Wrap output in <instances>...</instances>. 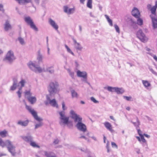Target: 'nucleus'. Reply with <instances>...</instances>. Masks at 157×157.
I'll list each match as a JSON object with an SVG mask.
<instances>
[{
    "instance_id": "1",
    "label": "nucleus",
    "mask_w": 157,
    "mask_h": 157,
    "mask_svg": "<svg viewBox=\"0 0 157 157\" xmlns=\"http://www.w3.org/2000/svg\"><path fill=\"white\" fill-rule=\"evenodd\" d=\"M70 113L75 122L76 123L75 126L77 129L83 132H85L86 130V125L82 122V118L76 114L73 110H71Z\"/></svg>"
},
{
    "instance_id": "2",
    "label": "nucleus",
    "mask_w": 157,
    "mask_h": 157,
    "mask_svg": "<svg viewBox=\"0 0 157 157\" xmlns=\"http://www.w3.org/2000/svg\"><path fill=\"white\" fill-rule=\"evenodd\" d=\"M28 65L30 69L36 73H41L44 71H47L50 74H52L54 72V69L52 66L48 67L46 70H45L44 69H42L41 67L38 66L34 63L32 62H29L28 63Z\"/></svg>"
},
{
    "instance_id": "3",
    "label": "nucleus",
    "mask_w": 157,
    "mask_h": 157,
    "mask_svg": "<svg viewBox=\"0 0 157 157\" xmlns=\"http://www.w3.org/2000/svg\"><path fill=\"white\" fill-rule=\"evenodd\" d=\"M0 146L4 147L6 146L8 151L11 153L13 156L15 155L16 152L15 151V147L13 145V143L9 140H6L4 141L1 139H0Z\"/></svg>"
},
{
    "instance_id": "4",
    "label": "nucleus",
    "mask_w": 157,
    "mask_h": 157,
    "mask_svg": "<svg viewBox=\"0 0 157 157\" xmlns=\"http://www.w3.org/2000/svg\"><path fill=\"white\" fill-rule=\"evenodd\" d=\"M26 108L32 114L35 119L39 122L37 124L35 125V129H36L41 127L43 124V123L41 122L43 121L42 119L39 117L38 116L37 112L30 106L26 105Z\"/></svg>"
},
{
    "instance_id": "5",
    "label": "nucleus",
    "mask_w": 157,
    "mask_h": 157,
    "mask_svg": "<svg viewBox=\"0 0 157 157\" xmlns=\"http://www.w3.org/2000/svg\"><path fill=\"white\" fill-rule=\"evenodd\" d=\"M59 84L56 81L50 82L48 87V90L50 95H54L58 91Z\"/></svg>"
},
{
    "instance_id": "6",
    "label": "nucleus",
    "mask_w": 157,
    "mask_h": 157,
    "mask_svg": "<svg viewBox=\"0 0 157 157\" xmlns=\"http://www.w3.org/2000/svg\"><path fill=\"white\" fill-rule=\"evenodd\" d=\"M25 21L28 25H30L32 29L36 31H38V29L36 26L33 20L30 17H25Z\"/></svg>"
},
{
    "instance_id": "7",
    "label": "nucleus",
    "mask_w": 157,
    "mask_h": 157,
    "mask_svg": "<svg viewBox=\"0 0 157 157\" xmlns=\"http://www.w3.org/2000/svg\"><path fill=\"white\" fill-rule=\"evenodd\" d=\"M26 82L25 79H21V81L19 82L18 84V86L20 87L18 89V90L17 92L18 97L20 98L21 97V94L22 92V88L24 87Z\"/></svg>"
},
{
    "instance_id": "8",
    "label": "nucleus",
    "mask_w": 157,
    "mask_h": 157,
    "mask_svg": "<svg viewBox=\"0 0 157 157\" xmlns=\"http://www.w3.org/2000/svg\"><path fill=\"white\" fill-rule=\"evenodd\" d=\"M107 90L110 92H116L118 94H121L124 92V90L122 88H120L117 87H112L108 86L107 88Z\"/></svg>"
},
{
    "instance_id": "9",
    "label": "nucleus",
    "mask_w": 157,
    "mask_h": 157,
    "mask_svg": "<svg viewBox=\"0 0 157 157\" xmlns=\"http://www.w3.org/2000/svg\"><path fill=\"white\" fill-rule=\"evenodd\" d=\"M136 36L142 42H147L148 40V38L145 36L141 29L139 30L137 32Z\"/></svg>"
},
{
    "instance_id": "10",
    "label": "nucleus",
    "mask_w": 157,
    "mask_h": 157,
    "mask_svg": "<svg viewBox=\"0 0 157 157\" xmlns=\"http://www.w3.org/2000/svg\"><path fill=\"white\" fill-rule=\"evenodd\" d=\"M15 59L13 52L11 51H9L6 54L5 59L7 60L9 63H11Z\"/></svg>"
},
{
    "instance_id": "11",
    "label": "nucleus",
    "mask_w": 157,
    "mask_h": 157,
    "mask_svg": "<svg viewBox=\"0 0 157 157\" xmlns=\"http://www.w3.org/2000/svg\"><path fill=\"white\" fill-rule=\"evenodd\" d=\"M63 10L64 12L68 14H73L75 11V8H70L67 6H64Z\"/></svg>"
},
{
    "instance_id": "12",
    "label": "nucleus",
    "mask_w": 157,
    "mask_h": 157,
    "mask_svg": "<svg viewBox=\"0 0 157 157\" xmlns=\"http://www.w3.org/2000/svg\"><path fill=\"white\" fill-rule=\"evenodd\" d=\"M47 99L49 101V104L54 107H56L57 108L58 107V105L57 104L55 99L51 100L48 95L46 96Z\"/></svg>"
},
{
    "instance_id": "13",
    "label": "nucleus",
    "mask_w": 157,
    "mask_h": 157,
    "mask_svg": "<svg viewBox=\"0 0 157 157\" xmlns=\"http://www.w3.org/2000/svg\"><path fill=\"white\" fill-rule=\"evenodd\" d=\"M73 41L75 48L77 51H82L83 48V47L81 46L80 43L77 42L75 39H73Z\"/></svg>"
},
{
    "instance_id": "14",
    "label": "nucleus",
    "mask_w": 157,
    "mask_h": 157,
    "mask_svg": "<svg viewBox=\"0 0 157 157\" xmlns=\"http://www.w3.org/2000/svg\"><path fill=\"white\" fill-rule=\"evenodd\" d=\"M18 86L17 80L16 78H14L13 79V84L10 87V90L13 91L15 90Z\"/></svg>"
},
{
    "instance_id": "15",
    "label": "nucleus",
    "mask_w": 157,
    "mask_h": 157,
    "mask_svg": "<svg viewBox=\"0 0 157 157\" xmlns=\"http://www.w3.org/2000/svg\"><path fill=\"white\" fill-rule=\"evenodd\" d=\"M48 22L50 25L56 30H57L59 28V26L56 22L51 18H49L48 20Z\"/></svg>"
},
{
    "instance_id": "16",
    "label": "nucleus",
    "mask_w": 157,
    "mask_h": 157,
    "mask_svg": "<svg viewBox=\"0 0 157 157\" xmlns=\"http://www.w3.org/2000/svg\"><path fill=\"white\" fill-rule=\"evenodd\" d=\"M132 14L135 17H138L140 16V13L136 7H134L132 10Z\"/></svg>"
},
{
    "instance_id": "17",
    "label": "nucleus",
    "mask_w": 157,
    "mask_h": 157,
    "mask_svg": "<svg viewBox=\"0 0 157 157\" xmlns=\"http://www.w3.org/2000/svg\"><path fill=\"white\" fill-rule=\"evenodd\" d=\"M60 121L59 123L61 125L63 124H67L69 121V118L68 117H65L59 119Z\"/></svg>"
},
{
    "instance_id": "18",
    "label": "nucleus",
    "mask_w": 157,
    "mask_h": 157,
    "mask_svg": "<svg viewBox=\"0 0 157 157\" xmlns=\"http://www.w3.org/2000/svg\"><path fill=\"white\" fill-rule=\"evenodd\" d=\"M104 125L106 128L111 132H114V130L112 128V126L110 123L108 122H105L104 123Z\"/></svg>"
},
{
    "instance_id": "19",
    "label": "nucleus",
    "mask_w": 157,
    "mask_h": 157,
    "mask_svg": "<svg viewBox=\"0 0 157 157\" xmlns=\"http://www.w3.org/2000/svg\"><path fill=\"white\" fill-rule=\"evenodd\" d=\"M22 138L25 141L30 143L33 140V137L30 135L22 136Z\"/></svg>"
},
{
    "instance_id": "20",
    "label": "nucleus",
    "mask_w": 157,
    "mask_h": 157,
    "mask_svg": "<svg viewBox=\"0 0 157 157\" xmlns=\"http://www.w3.org/2000/svg\"><path fill=\"white\" fill-rule=\"evenodd\" d=\"M29 123V121L28 120H26L25 121L19 120L17 122V124L22 126L26 127L28 125Z\"/></svg>"
},
{
    "instance_id": "21",
    "label": "nucleus",
    "mask_w": 157,
    "mask_h": 157,
    "mask_svg": "<svg viewBox=\"0 0 157 157\" xmlns=\"http://www.w3.org/2000/svg\"><path fill=\"white\" fill-rule=\"evenodd\" d=\"M77 76L80 77L84 78L87 76V74L85 71H81L78 70L77 72Z\"/></svg>"
},
{
    "instance_id": "22",
    "label": "nucleus",
    "mask_w": 157,
    "mask_h": 157,
    "mask_svg": "<svg viewBox=\"0 0 157 157\" xmlns=\"http://www.w3.org/2000/svg\"><path fill=\"white\" fill-rule=\"evenodd\" d=\"M153 23V26L154 28H157V17H154L152 15H150Z\"/></svg>"
},
{
    "instance_id": "23",
    "label": "nucleus",
    "mask_w": 157,
    "mask_h": 157,
    "mask_svg": "<svg viewBox=\"0 0 157 157\" xmlns=\"http://www.w3.org/2000/svg\"><path fill=\"white\" fill-rule=\"evenodd\" d=\"M30 3L32 4V6L35 8V10H36V7L34 6V5L33 3L32 0H21L19 2L20 4H24L25 3Z\"/></svg>"
},
{
    "instance_id": "24",
    "label": "nucleus",
    "mask_w": 157,
    "mask_h": 157,
    "mask_svg": "<svg viewBox=\"0 0 157 157\" xmlns=\"http://www.w3.org/2000/svg\"><path fill=\"white\" fill-rule=\"evenodd\" d=\"M11 26L9 22L8 21H6L4 24V29L6 31H8V30L11 29Z\"/></svg>"
},
{
    "instance_id": "25",
    "label": "nucleus",
    "mask_w": 157,
    "mask_h": 157,
    "mask_svg": "<svg viewBox=\"0 0 157 157\" xmlns=\"http://www.w3.org/2000/svg\"><path fill=\"white\" fill-rule=\"evenodd\" d=\"M28 99L29 102H30L31 104H33L36 102V99L35 97L31 96L29 97Z\"/></svg>"
},
{
    "instance_id": "26",
    "label": "nucleus",
    "mask_w": 157,
    "mask_h": 157,
    "mask_svg": "<svg viewBox=\"0 0 157 157\" xmlns=\"http://www.w3.org/2000/svg\"><path fill=\"white\" fill-rule=\"evenodd\" d=\"M131 122L132 123L134 124V126L136 127V129H137V128H139V125L140 124V122L137 117H136V122H133L132 121H131Z\"/></svg>"
},
{
    "instance_id": "27",
    "label": "nucleus",
    "mask_w": 157,
    "mask_h": 157,
    "mask_svg": "<svg viewBox=\"0 0 157 157\" xmlns=\"http://www.w3.org/2000/svg\"><path fill=\"white\" fill-rule=\"evenodd\" d=\"M142 83L145 88L147 89L148 87L151 86L150 83L147 80H142Z\"/></svg>"
},
{
    "instance_id": "28",
    "label": "nucleus",
    "mask_w": 157,
    "mask_h": 157,
    "mask_svg": "<svg viewBox=\"0 0 157 157\" xmlns=\"http://www.w3.org/2000/svg\"><path fill=\"white\" fill-rule=\"evenodd\" d=\"M37 59L38 62H42L43 59V56L40 53V51L39 50L37 52Z\"/></svg>"
},
{
    "instance_id": "29",
    "label": "nucleus",
    "mask_w": 157,
    "mask_h": 157,
    "mask_svg": "<svg viewBox=\"0 0 157 157\" xmlns=\"http://www.w3.org/2000/svg\"><path fill=\"white\" fill-rule=\"evenodd\" d=\"M7 133V132L6 130H4L3 131L0 132V136L2 137H5L6 136Z\"/></svg>"
},
{
    "instance_id": "30",
    "label": "nucleus",
    "mask_w": 157,
    "mask_h": 157,
    "mask_svg": "<svg viewBox=\"0 0 157 157\" xmlns=\"http://www.w3.org/2000/svg\"><path fill=\"white\" fill-rule=\"evenodd\" d=\"M157 7L155 6H153L151 9V11L152 15V17H153V15L155 16V11L156 10Z\"/></svg>"
},
{
    "instance_id": "31",
    "label": "nucleus",
    "mask_w": 157,
    "mask_h": 157,
    "mask_svg": "<svg viewBox=\"0 0 157 157\" xmlns=\"http://www.w3.org/2000/svg\"><path fill=\"white\" fill-rule=\"evenodd\" d=\"M137 18V24L140 25H142L143 24V20L140 18V17H136Z\"/></svg>"
},
{
    "instance_id": "32",
    "label": "nucleus",
    "mask_w": 157,
    "mask_h": 157,
    "mask_svg": "<svg viewBox=\"0 0 157 157\" xmlns=\"http://www.w3.org/2000/svg\"><path fill=\"white\" fill-rule=\"evenodd\" d=\"M68 73L70 75L71 77L73 79L74 78V72L71 71L70 69L68 68L67 69Z\"/></svg>"
},
{
    "instance_id": "33",
    "label": "nucleus",
    "mask_w": 157,
    "mask_h": 157,
    "mask_svg": "<svg viewBox=\"0 0 157 157\" xmlns=\"http://www.w3.org/2000/svg\"><path fill=\"white\" fill-rule=\"evenodd\" d=\"M72 97L73 98H78V94L74 90H72L71 91Z\"/></svg>"
},
{
    "instance_id": "34",
    "label": "nucleus",
    "mask_w": 157,
    "mask_h": 157,
    "mask_svg": "<svg viewBox=\"0 0 157 157\" xmlns=\"http://www.w3.org/2000/svg\"><path fill=\"white\" fill-rule=\"evenodd\" d=\"M58 113L60 116L59 119L62 117H66L65 115V113L64 111H61L58 112Z\"/></svg>"
},
{
    "instance_id": "35",
    "label": "nucleus",
    "mask_w": 157,
    "mask_h": 157,
    "mask_svg": "<svg viewBox=\"0 0 157 157\" xmlns=\"http://www.w3.org/2000/svg\"><path fill=\"white\" fill-rule=\"evenodd\" d=\"M30 145L34 147L40 148V147L37 145L36 143L33 140L30 143Z\"/></svg>"
},
{
    "instance_id": "36",
    "label": "nucleus",
    "mask_w": 157,
    "mask_h": 157,
    "mask_svg": "<svg viewBox=\"0 0 157 157\" xmlns=\"http://www.w3.org/2000/svg\"><path fill=\"white\" fill-rule=\"evenodd\" d=\"M25 96L27 99L29 97L31 96L32 93L30 92L29 90H26L25 92Z\"/></svg>"
},
{
    "instance_id": "37",
    "label": "nucleus",
    "mask_w": 157,
    "mask_h": 157,
    "mask_svg": "<svg viewBox=\"0 0 157 157\" xmlns=\"http://www.w3.org/2000/svg\"><path fill=\"white\" fill-rule=\"evenodd\" d=\"M105 16L107 19V21L109 23L110 25L111 26H113L112 21L109 18V17L106 14L105 15Z\"/></svg>"
},
{
    "instance_id": "38",
    "label": "nucleus",
    "mask_w": 157,
    "mask_h": 157,
    "mask_svg": "<svg viewBox=\"0 0 157 157\" xmlns=\"http://www.w3.org/2000/svg\"><path fill=\"white\" fill-rule=\"evenodd\" d=\"M18 39L21 44L24 45L25 44V42L23 38L21 37H19L18 38Z\"/></svg>"
},
{
    "instance_id": "39",
    "label": "nucleus",
    "mask_w": 157,
    "mask_h": 157,
    "mask_svg": "<svg viewBox=\"0 0 157 157\" xmlns=\"http://www.w3.org/2000/svg\"><path fill=\"white\" fill-rule=\"evenodd\" d=\"M92 0H88L87 3V7L90 9H91L92 8Z\"/></svg>"
},
{
    "instance_id": "40",
    "label": "nucleus",
    "mask_w": 157,
    "mask_h": 157,
    "mask_svg": "<svg viewBox=\"0 0 157 157\" xmlns=\"http://www.w3.org/2000/svg\"><path fill=\"white\" fill-rule=\"evenodd\" d=\"M87 76L83 78L81 80L82 82H83L85 83H87L89 85V86L91 87V86L90 83L87 81Z\"/></svg>"
},
{
    "instance_id": "41",
    "label": "nucleus",
    "mask_w": 157,
    "mask_h": 157,
    "mask_svg": "<svg viewBox=\"0 0 157 157\" xmlns=\"http://www.w3.org/2000/svg\"><path fill=\"white\" fill-rule=\"evenodd\" d=\"M65 47L67 49V51L69 53L71 54L73 56H74V54L73 52L71 51V49L68 47L67 45H65Z\"/></svg>"
},
{
    "instance_id": "42",
    "label": "nucleus",
    "mask_w": 157,
    "mask_h": 157,
    "mask_svg": "<svg viewBox=\"0 0 157 157\" xmlns=\"http://www.w3.org/2000/svg\"><path fill=\"white\" fill-rule=\"evenodd\" d=\"M140 137L141 138V141L143 143H145L144 144H143V145L144 146L145 145H147V143L146 142V140H145V139H144L143 136H140Z\"/></svg>"
},
{
    "instance_id": "43",
    "label": "nucleus",
    "mask_w": 157,
    "mask_h": 157,
    "mask_svg": "<svg viewBox=\"0 0 157 157\" xmlns=\"http://www.w3.org/2000/svg\"><path fill=\"white\" fill-rule=\"evenodd\" d=\"M123 98L124 99H125L126 100L128 101H132V97L131 96H124Z\"/></svg>"
},
{
    "instance_id": "44",
    "label": "nucleus",
    "mask_w": 157,
    "mask_h": 157,
    "mask_svg": "<svg viewBox=\"0 0 157 157\" xmlns=\"http://www.w3.org/2000/svg\"><path fill=\"white\" fill-rule=\"evenodd\" d=\"M90 100L92 101L95 103H99L98 101L96 100V99L93 97H91Z\"/></svg>"
},
{
    "instance_id": "45",
    "label": "nucleus",
    "mask_w": 157,
    "mask_h": 157,
    "mask_svg": "<svg viewBox=\"0 0 157 157\" xmlns=\"http://www.w3.org/2000/svg\"><path fill=\"white\" fill-rule=\"evenodd\" d=\"M114 27H115V29L116 32L118 33H120V29H119V28L118 26V25H114Z\"/></svg>"
},
{
    "instance_id": "46",
    "label": "nucleus",
    "mask_w": 157,
    "mask_h": 157,
    "mask_svg": "<svg viewBox=\"0 0 157 157\" xmlns=\"http://www.w3.org/2000/svg\"><path fill=\"white\" fill-rule=\"evenodd\" d=\"M62 106L63 110V111H64V110H66L67 107L65 106V104L64 102L63 101L62 103Z\"/></svg>"
},
{
    "instance_id": "47",
    "label": "nucleus",
    "mask_w": 157,
    "mask_h": 157,
    "mask_svg": "<svg viewBox=\"0 0 157 157\" xmlns=\"http://www.w3.org/2000/svg\"><path fill=\"white\" fill-rule=\"evenodd\" d=\"M149 70L150 71L154 74L155 75H157V73L154 70L151 68L149 67Z\"/></svg>"
},
{
    "instance_id": "48",
    "label": "nucleus",
    "mask_w": 157,
    "mask_h": 157,
    "mask_svg": "<svg viewBox=\"0 0 157 157\" xmlns=\"http://www.w3.org/2000/svg\"><path fill=\"white\" fill-rule=\"evenodd\" d=\"M0 11H1L2 12H4V10L3 9V6L2 4H0Z\"/></svg>"
},
{
    "instance_id": "49",
    "label": "nucleus",
    "mask_w": 157,
    "mask_h": 157,
    "mask_svg": "<svg viewBox=\"0 0 157 157\" xmlns=\"http://www.w3.org/2000/svg\"><path fill=\"white\" fill-rule=\"evenodd\" d=\"M137 130L138 133V134H139V135L140 136H143V135H142V132L140 129H138V128H137Z\"/></svg>"
},
{
    "instance_id": "50",
    "label": "nucleus",
    "mask_w": 157,
    "mask_h": 157,
    "mask_svg": "<svg viewBox=\"0 0 157 157\" xmlns=\"http://www.w3.org/2000/svg\"><path fill=\"white\" fill-rule=\"evenodd\" d=\"M79 138L80 139L81 138H84L86 140H87V141H89V140L87 138H86L84 136H81L79 137Z\"/></svg>"
},
{
    "instance_id": "51",
    "label": "nucleus",
    "mask_w": 157,
    "mask_h": 157,
    "mask_svg": "<svg viewBox=\"0 0 157 157\" xmlns=\"http://www.w3.org/2000/svg\"><path fill=\"white\" fill-rule=\"evenodd\" d=\"M111 145L113 147H116L117 148V146L116 144L114 142H112L111 143Z\"/></svg>"
},
{
    "instance_id": "52",
    "label": "nucleus",
    "mask_w": 157,
    "mask_h": 157,
    "mask_svg": "<svg viewBox=\"0 0 157 157\" xmlns=\"http://www.w3.org/2000/svg\"><path fill=\"white\" fill-rule=\"evenodd\" d=\"M59 140L57 139L54 140L53 143L55 144H57L59 143Z\"/></svg>"
},
{
    "instance_id": "53",
    "label": "nucleus",
    "mask_w": 157,
    "mask_h": 157,
    "mask_svg": "<svg viewBox=\"0 0 157 157\" xmlns=\"http://www.w3.org/2000/svg\"><path fill=\"white\" fill-rule=\"evenodd\" d=\"M34 1L36 5H38L39 4L40 0H34Z\"/></svg>"
},
{
    "instance_id": "54",
    "label": "nucleus",
    "mask_w": 157,
    "mask_h": 157,
    "mask_svg": "<svg viewBox=\"0 0 157 157\" xmlns=\"http://www.w3.org/2000/svg\"><path fill=\"white\" fill-rule=\"evenodd\" d=\"M153 57L154 59L157 62V57L155 55H153Z\"/></svg>"
},
{
    "instance_id": "55",
    "label": "nucleus",
    "mask_w": 157,
    "mask_h": 157,
    "mask_svg": "<svg viewBox=\"0 0 157 157\" xmlns=\"http://www.w3.org/2000/svg\"><path fill=\"white\" fill-rule=\"evenodd\" d=\"M45 104L46 105H48L49 104V101L47 99V101L45 102Z\"/></svg>"
},
{
    "instance_id": "56",
    "label": "nucleus",
    "mask_w": 157,
    "mask_h": 157,
    "mask_svg": "<svg viewBox=\"0 0 157 157\" xmlns=\"http://www.w3.org/2000/svg\"><path fill=\"white\" fill-rule=\"evenodd\" d=\"M136 138H137V139H138V140L140 142L141 141V138L139 136H136Z\"/></svg>"
},
{
    "instance_id": "57",
    "label": "nucleus",
    "mask_w": 157,
    "mask_h": 157,
    "mask_svg": "<svg viewBox=\"0 0 157 157\" xmlns=\"http://www.w3.org/2000/svg\"><path fill=\"white\" fill-rule=\"evenodd\" d=\"M147 8L148 9H151V5L150 4H148L147 5Z\"/></svg>"
},
{
    "instance_id": "58",
    "label": "nucleus",
    "mask_w": 157,
    "mask_h": 157,
    "mask_svg": "<svg viewBox=\"0 0 157 157\" xmlns=\"http://www.w3.org/2000/svg\"><path fill=\"white\" fill-rule=\"evenodd\" d=\"M144 135L146 137H147V138H149L150 137V136L149 135H148L147 134H144Z\"/></svg>"
},
{
    "instance_id": "59",
    "label": "nucleus",
    "mask_w": 157,
    "mask_h": 157,
    "mask_svg": "<svg viewBox=\"0 0 157 157\" xmlns=\"http://www.w3.org/2000/svg\"><path fill=\"white\" fill-rule=\"evenodd\" d=\"M48 55H49L50 54V49L49 47H48Z\"/></svg>"
},
{
    "instance_id": "60",
    "label": "nucleus",
    "mask_w": 157,
    "mask_h": 157,
    "mask_svg": "<svg viewBox=\"0 0 157 157\" xmlns=\"http://www.w3.org/2000/svg\"><path fill=\"white\" fill-rule=\"evenodd\" d=\"M91 138L94 140L95 141H97V140L96 138L94 136H92L91 137Z\"/></svg>"
},
{
    "instance_id": "61",
    "label": "nucleus",
    "mask_w": 157,
    "mask_h": 157,
    "mask_svg": "<svg viewBox=\"0 0 157 157\" xmlns=\"http://www.w3.org/2000/svg\"><path fill=\"white\" fill-rule=\"evenodd\" d=\"M109 117H110V118L111 119L113 120H114V121H115V120L114 119V118L113 117V116H110Z\"/></svg>"
},
{
    "instance_id": "62",
    "label": "nucleus",
    "mask_w": 157,
    "mask_h": 157,
    "mask_svg": "<svg viewBox=\"0 0 157 157\" xmlns=\"http://www.w3.org/2000/svg\"><path fill=\"white\" fill-rule=\"evenodd\" d=\"M106 147L107 148H109V144L108 143V142L107 144Z\"/></svg>"
},
{
    "instance_id": "63",
    "label": "nucleus",
    "mask_w": 157,
    "mask_h": 157,
    "mask_svg": "<svg viewBox=\"0 0 157 157\" xmlns=\"http://www.w3.org/2000/svg\"><path fill=\"white\" fill-rule=\"evenodd\" d=\"M90 16L92 17H94V16L92 14V12H90Z\"/></svg>"
},
{
    "instance_id": "64",
    "label": "nucleus",
    "mask_w": 157,
    "mask_h": 157,
    "mask_svg": "<svg viewBox=\"0 0 157 157\" xmlns=\"http://www.w3.org/2000/svg\"><path fill=\"white\" fill-rule=\"evenodd\" d=\"M146 117H147V119L148 120L152 121V120L151 119V118H150V117H148V116H147Z\"/></svg>"
}]
</instances>
